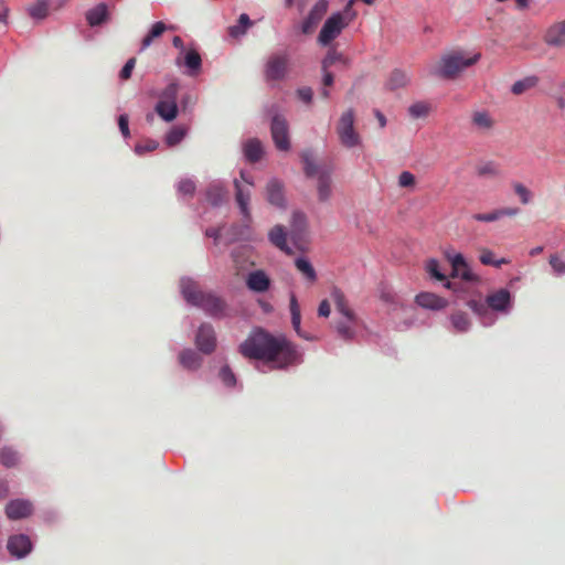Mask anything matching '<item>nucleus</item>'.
I'll return each mask as SVG.
<instances>
[{"label": "nucleus", "mask_w": 565, "mask_h": 565, "mask_svg": "<svg viewBox=\"0 0 565 565\" xmlns=\"http://www.w3.org/2000/svg\"><path fill=\"white\" fill-rule=\"evenodd\" d=\"M239 353L247 359L264 361L274 369H286L301 360L297 347L285 335L275 337L263 329L249 333L241 343Z\"/></svg>", "instance_id": "nucleus-1"}, {"label": "nucleus", "mask_w": 565, "mask_h": 565, "mask_svg": "<svg viewBox=\"0 0 565 565\" xmlns=\"http://www.w3.org/2000/svg\"><path fill=\"white\" fill-rule=\"evenodd\" d=\"M481 58L480 53L468 54L462 50H454L443 54L429 71L430 75L443 79H456L466 68Z\"/></svg>", "instance_id": "nucleus-2"}, {"label": "nucleus", "mask_w": 565, "mask_h": 565, "mask_svg": "<svg viewBox=\"0 0 565 565\" xmlns=\"http://www.w3.org/2000/svg\"><path fill=\"white\" fill-rule=\"evenodd\" d=\"M290 72V58L287 53H274L269 55L263 67L264 81L270 85L285 81Z\"/></svg>", "instance_id": "nucleus-3"}, {"label": "nucleus", "mask_w": 565, "mask_h": 565, "mask_svg": "<svg viewBox=\"0 0 565 565\" xmlns=\"http://www.w3.org/2000/svg\"><path fill=\"white\" fill-rule=\"evenodd\" d=\"M337 134L341 145L345 148H353L361 143V137L354 128V111L348 109L344 111L337 125Z\"/></svg>", "instance_id": "nucleus-4"}, {"label": "nucleus", "mask_w": 565, "mask_h": 565, "mask_svg": "<svg viewBox=\"0 0 565 565\" xmlns=\"http://www.w3.org/2000/svg\"><path fill=\"white\" fill-rule=\"evenodd\" d=\"M348 25L349 21L344 14L340 12L331 14L320 30L318 43L322 46L330 45Z\"/></svg>", "instance_id": "nucleus-5"}, {"label": "nucleus", "mask_w": 565, "mask_h": 565, "mask_svg": "<svg viewBox=\"0 0 565 565\" xmlns=\"http://www.w3.org/2000/svg\"><path fill=\"white\" fill-rule=\"evenodd\" d=\"M178 84H169L161 95V99L156 105V113L166 121H172L177 118L179 109L177 105Z\"/></svg>", "instance_id": "nucleus-6"}, {"label": "nucleus", "mask_w": 565, "mask_h": 565, "mask_svg": "<svg viewBox=\"0 0 565 565\" xmlns=\"http://www.w3.org/2000/svg\"><path fill=\"white\" fill-rule=\"evenodd\" d=\"M270 135L275 147L279 151H288L291 147L289 137V124L285 116L274 114L270 122Z\"/></svg>", "instance_id": "nucleus-7"}, {"label": "nucleus", "mask_w": 565, "mask_h": 565, "mask_svg": "<svg viewBox=\"0 0 565 565\" xmlns=\"http://www.w3.org/2000/svg\"><path fill=\"white\" fill-rule=\"evenodd\" d=\"M239 174L246 185H243L237 179L234 180L235 200L244 217L249 218L250 212L248 204L250 200V188L254 185V182L246 175L245 171L242 170Z\"/></svg>", "instance_id": "nucleus-8"}, {"label": "nucleus", "mask_w": 565, "mask_h": 565, "mask_svg": "<svg viewBox=\"0 0 565 565\" xmlns=\"http://www.w3.org/2000/svg\"><path fill=\"white\" fill-rule=\"evenodd\" d=\"M195 306L200 307L212 317L220 318L225 315V301L212 292L203 294Z\"/></svg>", "instance_id": "nucleus-9"}, {"label": "nucleus", "mask_w": 565, "mask_h": 565, "mask_svg": "<svg viewBox=\"0 0 565 565\" xmlns=\"http://www.w3.org/2000/svg\"><path fill=\"white\" fill-rule=\"evenodd\" d=\"M195 344L204 354H211L216 348L214 329L209 323H202L195 335Z\"/></svg>", "instance_id": "nucleus-10"}, {"label": "nucleus", "mask_w": 565, "mask_h": 565, "mask_svg": "<svg viewBox=\"0 0 565 565\" xmlns=\"http://www.w3.org/2000/svg\"><path fill=\"white\" fill-rule=\"evenodd\" d=\"M329 8V2L327 0H319L310 10L308 17L303 20L301 24V31L305 34H310L315 31L318 24L321 22L323 17L326 15Z\"/></svg>", "instance_id": "nucleus-11"}, {"label": "nucleus", "mask_w": 565, "mask_h": 565, "mask_svg": "<svg viewBox=\"0 0 565 565\" xmlns=\"http://www.w3.org/2000/svg\"><path fill=\"white\" fill-rule=\"evenodd\" d=\"M447 259L451 264V277L461 278L466 281H472L476 279L475 275L471 273L468 264L466 263L463 256L461 254H446Z\"/></svg>", "instance_id": "nucleus-12"}, {"label": "nucleus", "mask_w": 565, "mask_h": 565, "mask_svg": "<svg viewBox=\"0 0 565 565\" xmlns=\"http://www.w3.org/2000/svg\"><path fill=\"white\" fill-rule=\"evenodd\" d=\"M33 512V505L28 500H11L6 507V514L10 520L28 518Z\"/></svg>", "instance_id": "nucleus-13"}, {"label": "nucleus", "mask_w": 565, "mask_h": 565, "mask_svg": "<svg viewBox=\"0 0 565 565\" xmlns=\"http://www.w3.org/2000/svg\"><path fill=\"white\" fill-rule=\"evenodd\" d=\"M7 547L11 555L21 558L31 552L32 543L28 535L18 534L8 540Z\"/></svg>", "instance_id": "nucleus-14"}, {"label": "nucleus", "mask_w": 565, "mask_h": 565, "mask_svg": "<svg viewBox=\"0 0 565 565\" xmlns=\"http://www.w3.org/2000/svg\"><path fill=\"white\" fill-rule=\"evenodd\" d=\"M544 41L551 46H565V19L552 24L546 30Z\"/></svg>", "instance_id": "nucleus-15"}, {"label": "nucleus", "mask_w": 565, "mask_h": 565, "mask_svg": "<svg viewBox=\"0 0 565 565\" xmlns=\"http://www.w3.org/2000/svg\"><path fill=\"white\" fill-rule=\"evenodd\" d=\"M487 306L495 311H505L511 303V294L508 289H499L486 298Z\"/></svg>", "instance_id": "nucleus-16"}, {"label": "nucleus", "mask_w": 565, "mask_h": 565, "mask_svg": "<svg viewBox=\"0 0 565 565\" xmlns=\"http://www.w3.org/2000/svg\"><path fill=\"white\" fill-rule=\"evenodd\" d=\"M266 198L267 201L275 206L284 207L285 206V192L284 184L277 180L271 179L268 181L266 185Z\"/></svg>", "instance_id": "nucleus-17"}, {"label": "nucleus", "mask_w": 565, "mask_h": 565, "mask_svg": "<svg viewBox=\"0 0 565 565\" xmlns=\"http://www.w3.org/2000/svg\"><path fill=\"white\" fill-rule=\"evenodd\" d=\"M411 74L407 71L395 68L390 73L385 82V87L392 92L405 88L411 83Z\"/></svg>", "instance_id": "nucleus-18"}, {"label": "nucleus", "mask_w": 565, "mask_h": 565, "mask_svg": "<svg viewBox=\"0 0 565 565\" xmlns=\"http://www.w3.org/2000/svg\"><path fill=\"white\" fill-rule=\"evenodd\" d=\"M331 298L335 305L337 311L340 312L342 316H344L349 322H352V323L355 322V320H356L355 313L349 307L345 296L341 291V289L334 287L331 291Z\"/></svg>", "instance_id": "nucleus-19"}, {"label": "nucleus", "mask_w": 565, "mask_h": 565, "mask_svg": "<svg viewBox=\"0 0 565 565\" xmlns=\"http://www.w3.org/2000/svg\"><path fill=\"white\" fill-rule=\"evenodd\" d=\"M318 200L321 203L328 202L332 195V179L330 171H322L317 178Z\"/></svg>", "instance_id": "nucleus-20"}, {"label": "nucleus", "mask_w": 565, "mask_h": 565, "mask_svg": "<svg viewBox=\"0 0 565 565\" xmlns=\"http://www.w3.org/2000/svg\"><path fill=\"white\" fill-rule=\"evenodd\" d=\"M416 303L426 309L439 310L447 306V300L433 292H420L416 296Z\"/></svg>", "instance_id": "nucleus-21"}, {"label": "nucleus", "mask_w": 565, "mask_h": 565, "mask_svg": "<svg viewBox=\"0 0 565 565\" xmlns=\"http://www.w3.org/2000/svg\"><path fill=\"white\" fill-rule=\"evenodd\" d=\"M247 287L256 292H264L269 288L270 279L263 270L252 271L246 280Z\"/></svg>", "instance_id": "nucleus-22"}, {"label": "nucleus", "mask_w": 565, "mask_h": 565, "mask_svg": "<svg viewBox=\"0 0 565 565\" xmlns=\"http://www.w3.org/2000/svg\"><path fill=\"white\" fill-rule=\"evenodd\" d=\"M471 122L479 131H490L494 127V119L486 110H477L471 115Z\"/></svg>", "instance_id": "nucleus-23"}, {"label": "nucleus", "mask_w": 565, "mask_h": 565, "mask_svg": "<svg viewBox=\"0 0 565 565\" xmlns=\"http://www.w3.org/2000/svg\"><path fill=\"white\" fill-rule=\"evenodd\" d=\"M243 150L245 158L252 163L259 161L264 154L263 143L256 138L248 139L244 143Z\"/></svg>", "instance_id": "nucleus-24"}, {"label": "nucleus", "mask_w": 565, "mask_h": 565, "mask_svg": "<svg viewBox=\"0 0 565 565\" xmlns=\"http://www.w3.org/2000/svg\"><path fill=\"white\" fill-rule=\"evenodd\" d=\"M181 291L184 299L195 306L201 296L204 294L201 291L195 281L192 279H182L181 280Z\"/></svg>", "instance_id": "nucleus-25"}, {"label": "nucleus", "mask_w": 565, "mask_h": 565, "mask_svg": "<svg viewBox=\"0 0 565 565\" xmlns=\"http://www.w3.org/2000/svg\"><path fill=\"white\" fill-rule=\"evenodd\" d=\"M108 19V8L105 3H98L86 12V21L90 26H97Z\"/></svg>", "instance_id": "nucleus-26"}, {"label": "nucleus", "mask_w": 565, "mask_h": 565, "mask_svg": "<svg viewBox=\"0 0 565 565\" xmlns=\"http://www.w3.org/2000/svg\"><path fill=\"white\" fill-rule=\"evenodd\" d=\"M269 241L286 254H292V250L287 245L286 233L282 226L276 225L271 228L269 232Z\"/></svg>", "instance_id": "nucleus-27"}, {"label": "nucleus", "mask_w": 565, "mask_h": 565, "mask_svg": "<svg viewBox=\"0 0 565 565\" xmlns=\"http://www.w3.org/2000/svg\"><path fill=\"white\" fill-rule=\"evenodd\" d=\"M337 62L342 63L344 66L350 65V60L347 56H344L342 53L338 52L335 49L331 47L327 52L324 58L321 62L322 71L329 70Z\"/></svg>", "instance_id": "nucleus-28"}, {"label": "nucleus", "mask_w": 565, "mask_h": 565, "mask_svg": "<svg viewBox=\"0 0 565 565\" xmlns=\"http://www.w3.org/2000/svg\"><path fill=\"white\" fill-rule=\"evenodd\" d=\"M179 361L185 369L195 370L201 365L202 359L195 351L186 349L180 353Z\"/></svg>", "instance_id": "nucleus-29"}, {"label": "nucleus", "mask_w": 565, "mask_h": 565, "mask_svg": "<svg viewBox=\"0 0 565 565\" xmlns=\"http://www.w3.org/2000/svg\"><path fill=\"white\" fill-rule=\"evenodd\" d=\"M301 161L303 163V171L307 178H318L319 173L323 171L315 163L312 152L309 150L301 153Z\"/></svg>", "instance_id": "nucleus-30"}, {"label": "nucleus", "mask_w": 565, "mask_h": 565, "mask_svg": "<svg viewBox=\"0 0 565 565\" xmlns=\"http://www.w3.org/2000/svg\"><path fill=\"white\" fill-rule=\"evenodd\" d=\"M539 84V77L537 76H526L520 81H516L512 87L511 92L514 95H522L523 93L534 88Z\"/></svg>", "instance_id": "nucleus-31"}, {"label": "nucleus", "mask_w": 565, "mask_h": 565, "mask_svg": "<svg viewBox=\"0 0 565 565\" xmlns=\"http://www.w3.org/2000/svg\"><path fill=\"white\" fill-rule=\"evenodd\" d=\"M50 11L49 0H36L33 4L28 8V12L31 18L35 20H43L47 17Z\"/></svg>", "instance_id": "nucleus-32"}, {"label": "nucleus", "mask_w": 565, "mask_h": 565, "mask_svg": "<svg viewBox=\"0 0 565 565\" xmlns=\"http://www.w3.org/2000/svg\"><path fill=\"white\" fill-rule=\"evenodd\" d=\"M295 266L308 281L315 282L317 280V273L308 259L298 257L295 260Z\"/></svg>", "instance_id": "nucleus-33"}, {"label": "nucleus", "mask_w": 565, "mask_h": 565, "mask_svg": "<svg viewBox=\"0 0 565 565\" xmlns=\"http://www.w3.org/2000/svg\"><path fill=\"white\" fill-rule=\"evenodd\" d=\"M478 177L495 178L501 174L500 166L494 161L481 162L476 167Z\"/></svg>", "instance_id": "nucleus-34"}, {"label": "nucleus", "mask_w": 565, "mask_h": 565, "mask_svg": "<svg viewBox=\"0 0 565 565\" xmlns=\"http://www.w3.org/2000/svg\"><path fill=\"white\" fill-rule=\"evenodd\" d=\"M450 321H451L452 328L457 332H466L469 330V328L471 326L468 315L462 311L454 312L450 316Z\"/></svg>", "instance_id": "nucleus-35"}, {"label": "nucleus", "mask_w": 565, "mask_h": 565, "mask_svg": "<svg viewBox=\"0 0 565 565\" xmlns=\"http://www.w3.org/2000/svg\"><path fill=\"white\" fill-rule=\"evenodd\" d=\"M433 107L427 102H416L408 107V114L413 119L426 118Z\"/></svg>", "instance_id": "nucleus-36"}, {"label": "nucleus", "mask_w": 565, "mask_h": 565, "mask_svg": "<svg viewBox=\"0 0 565 565\" xmlns=\"http://www.w3.org/2000/svg\"><path fill=\"white\" fill-rule=\"evenodd\" d=\"M226 196L225 189L220 184H212L206 191V200L214 206L220 205Z\"/></svg>", "instance_id": "nucleus-37"}, {"label": "nucleus", "mask_w": 565, "mask_h": 565, "mask_svg": "<svg viewBox=\"0 0 565 565\" xmlns=\"http://www.w3.org/2000/svg\"><path fill=\"white\" fill-rule=\"evenodd\" d=\"M252 25V21L246 13H242L238 18V23L228 28V34L232 38H239L244 35L247 29Z\"/></svg>", "instance_id": "nucleus-38"}, {"label": "nucleus", "mask_w": 565, "mask_h": 565, "mask_svg": "<svg viewBox=\"0 0 565 565\" xmlns=\"http://www.w3.org/2000/svg\"><path fill=\"white\" fill-rule=\"evenodd\" d=\"M426 270L428 274L439 281H445V287L448 289L454 288V285L447 280L445 274H443L439 269V263L436 259H429L426 264Z\"/></svg>", "instance_id": "nucleus-39"}, {"label": "nucleus", "mask_w": 565, "mask_h": 565, "mask_svg": "<svg viewBox=\"0 0 565 565\" xmlns=\"http://www.w3.org/2000/svg\"><path fill=\"white\" fill-rule=\"evenodd\" d=\"M183 63L192 73H196L201 68L202 58L198 51L189 50L184 52Z\"/></svg>", "instance_id": "nucleus-40"}, {"label": "nucleus", "mask_w": 565, "mask_h": 565, "mask_svg": "<svg viewBox=\"0 0 565 565\" xmlns=\"http://www.w3.org/2000/svg\"><path fill=\"white\" fill-rule=\"evenodd\" d=\"M167 30V25L163 22H156L149 33L143 38L141 42V49H147L156 38H159Z\"/></svg>", "instance_id": "nucleus-41"}, {"label": "nucleus", "mask_w": 565, "mask_h": 565, "mask_svg": "<svg viewBox=\"0 0 565 565\" xmlns=\"http://www.w3.org/2000/svg\"><path fill=\"white\" fill-rule=\"evenodd\" d=\"M185 136V130L181 127H174L172 128L166 136V143L169 147H173L181 142V140Z\"/></svg>", "instance_id": "nucleus-42"}, {"label": "nucleus", "mask_w": 565, "mask_h": 565, "mask_svg": "<svg viewBox=\"0 0 565 565\" xmlns=\"http://www.w3.org/2000/svg\"><path fill=\"white\" fill-rule=\"evenodd\" d=\"M0 462L8 468L15 466L18 462L17 452L10 448L1 449L0 450Z\"/></svg>", "instance_id": "nucleus-43"}, {"label": "nucleus", "mask_w": 565, "mask_h": 565, "mask_svg": "<svg viewBox=\"0 0 565 565\" xmlns=\"http://www.w3.org/2000/svg\"><path fill=\"white\" fill-rule=\"evenodd\" d=\"M479 258L483 265H491L494 267H500L502 264L508 263L504 258L495 260L493 252L489 249H482Z\"/></svg>", "instance_id": "nucleus-44"}, {"label": "nucleus", "mask_w": 565, "mask_h": 565, "mask_svg": "<svg viewBox=\"0 0 565 565\" xmlns=\"http://www.w3.org/2000/svg\"><path fill=\"white\" fill-rule=\"evenodd\" d=\"M335 330L340 338H342L345 341H350L354 338L355 332L353 328L348 324L347 322L339 321L335 323Z\"/></svg>", "instance_id": "nucleus-45"}, {"label": "nucleus", "mask_w": 565, "mask_h": 565, "mask_svg": "<svg viewBox=\"0 0 565 565\" xmlns=\"http://www.w3.org/2000/svg\"><path fill=\"white\" fill-rule=\"evenodd\" d=\"M220 379L224 383V385L231 387L236 383V379L230 366L225 365L220 370Z\"/></svg>", "instance_id": "nucleus-46"}, {"label": "nucleus", "mask_w": 565, "mask_h": 565, "mask_svg": "<svg viewBox=\"0 0 565 565\" xmlns=\"http://www.w3.org/2000/svg\"><path fill=\"white\" fill-rule=\"evenodd\" d=\"M178 190L184 195H193L195 191V183L191 179H183L179 182Z\"/></svg>", "instance_id": "nucleus-47"}, {"label": "nucleus", "mask_w": 565, "mask_h": 565, "mask_svg": "<svg viewBox=\"0 0 565 565\" xmlns=\"http://www.w3.org/2000/svg\"><path fill=\"white\" fill-rule=\"evenodd\" d=\"M415 182V175L409 171H403L398 177V185L401 188H413Z\"/></svg>", "instance_id": "nucleus-48"}, {"label": "nucleus", "mask_w": 565, "mask_h": 565, "mask_svg": "<svg viewBox=\"0 0 565 565\" xmlns=\"http://www.w3.org/2000/svg\"><path fill=\"white\" fill-rule=\"evenodd\" d=\"M550 265L556 274H565V259L558 255H552L550 257Z\"/></svg>", "instance_id": "nucleus-49"}, {"label": "nucleus", "mask_w": 565, "mask_h": 565, "mask_svg": "<svg viewBox=\"0 0 565 565\" xmlns=\"http://www.w3.org/2000/svg\"><path fill=\"white\" fill-rule=\"evenodd\" d=\"M514 191L520 196L523 204H527L531 200V192L521 183L514 184Z\"/></svg>", "instance_id": "nucleus-50"}, {"label": "nucleus", "mask_w": 565, "mask_h": 565, "mask_svg": "<svg viewBox=\"0 0 565 565\" xmlns=\"http://www.w3.org/2000/svg\"><path fill=\"white\" fill-rule=\"evenodd\" d=\"M135 65H136V58L135 57L129 58L119 73L120 78L124 81L129 79L131 76V73L135 68Z\"/></svg>", "instance_id": "nucleus-51"}, {"label": "nucleus", "mask_w": 565, "mask_h": 565, "mask_svg": "<svg viewBox=\"0 0 565 565\" xmlns=\"http://www.w3.org/2000/svg\"><path fill=\"white\" fill-rule=\"evenodd\" d=\"M472 217H473V220L479 221V222H494V221L499 220V214H498V211L494 210L490 213L475 214Z\"/></svg>", "instance_id": "nucleus-52"}, {"label": "nucleus", "mask_w": 565, "mask_h": 565, "mask_svg": "<svg viewBox=\"0 0 565 565\" xmlns=\"http://www.w3.org/2000/svg\"><path fill=\"white\" fill-rule=\"evenodd\" d=\"M297 96L303 103L310 104L312 100L313 92L310 87H300L297 89Z\"/></svg>", "instance_id": "nucleus-53"}, {"label": "nucleus", "mask_w": 565, "mask_h": 565, "mask_svg": "<svg viewBox=\"0 0 565 565\" xmlns=\"http://www.w3.org/2000/svg\"><path fill=\"white\" fill-rule=\"evenodd\" d=\"M118 126H119V129L122 134V136L125 138L129 137L130 135V131H129V120H128V116L126 114H122L119 116L118 118Z\"/></svg>", "instance_id": "nucleus-54"}, {"label": "nucleus", "mask_w": 565, "mask_h": 565, "mask_svg": "<svg viewBox=\"0 0 565 565\" xmlns=\"http://www.w3.org/2000/svg\"><path fill=\"white\" fill-rule=\"evenodd\" d=\"M355 0H349L348 3L345 4L344 7V10L343 12H341L342 14L345 15V19L349 21V23L355 19L356 17V12L353 11V4H354Z\"/></svg>", "instance_id": "nucleus-55"}, {"label": "nucleus", "mask_w": 565, "mask_h": 565, "mask_svg": "<svg viewBox=\"0 0 565 565\" xmlns=\"http://www.w3.org/2000/svg\"><path fill=\"white\" fill-rule=\"evenodd\" d=\"M468 307L478 315H482L487 311L486 305L477 300H470Z\"/></svg>", "instance_id": "nucleus-56"}, {"label": "nucleus", "mask_w": 565, "mask_h": 565, "mask_svg": "<svg viewBox=\"0 0 565 565\" xmlns=\"http://www.w3.org/2000/svg\"><path fill=\"white\" fill-rule=\"evenodd\" d=\"M330 312H331V308H330V303L328 300H322L319 305V308H318V315L319 317H324V318H328L330 316Z\"/></svg>", "instance_id": "nucleus-57"}, {"label": "nucleus", "mask_w": 565, "mask_h": 565, "mask_svg": "<svg viewBox=\"0 0 565 565\" xmlns=\"http://www.w3.org/2000/svg\"><path fill=\"white\" fill-rule=\"evenodd\" d=\"M497 211L499 214V218H501L503 216H515L519 213L518 207H503V209H498Z\"/></svg>", "instance_id": "nucleus-58"}, {"label": "nucleus", "mask_w": 565, "mask_h": 565, "mask_svg": "<svg viewBox=\"0 0 565 565\" xmlns=\"http://www.w3.org/2000/svg\"><path fill=\"white\" fill-rule=\"evenodd\" d=\"M158 148V142L154 141V140H149L146 142L145 146H137L136 147V150L137 152L141 153L143 150L146 151H152V150H156Z\"/></svg>", "instance_id": "nucleus-59"}, {"label": "nucleus", "mask_w": 565, "mask_h": 565, "mask_svg": "<svg viewBox=\"0 0 565 565\" xmlns=\"http://www.w3.org/2000/svg\"><path fill=\"white\" fill-rule=\"evenodd\" d=\"M322 73H323V76H322L323 86L324 87L332 86L333 82H334L333 74L331 72H329V70L322 71Z\"/></svg>", "instance_id": "nucleus-60"}, {"label": "nucleus", "mask_w": 565, "mask_h": 565, "mask_svg": "<svg viewBox=\"0 0 565 565\" xmlns=\"http://www.w3.org/2000/svg\"><path fill=\"white\" fill-rule=\"evenodd\" d=\"M300 322H301L300 312L292 313L291 315V323H292V327L297 331L298 334H300Z\"/></svg>", "instance_id": "nucleus-61"}, {"label": "nucleus", "mask_w": 565, "mask_h": 565, "mask_svg": "<svg viewBox=\"0 0 565 565\" xmlns=\"http://www.w3.org/2000/svg\"><path fill=\"white\" fill-rule=\"evenodd\" d=\"M294 223L295 225H299L300 227H303L306 224V217L301 213H295L294 214Z\"/></svg>", "instance_id": "nucleus-62"}, {"label": "nucleus", "mask_w": 565, "mask_h": 565, "mask_svg": "<svg viewBox=\"0 0 565 565\" xmlns=\"http://www.w3.org/2000/svg\"><path fill=\"white\" fill-rule=\"evenodd\" d=\"M290 313L300 312V308L297 301V298L292 295L290 298Z\"/></svg>", "instance_id": "nucleus-63"}, {"label": "nucleus", "mask_w": 565, "mask_h": 565, "mask_svg": "<svg viewBox=\"0 0 565 565\" xmlns=\"http://www.w3.org/2000/svg\"><path fill=\"white\" fill-rule=\"evenodd\" d=\"M381 299L385 302H394L395 296L391 291H383L381 294Z\"/></svg>", "instance_id": "nucleus-64"}]
</instances>
